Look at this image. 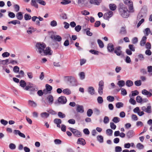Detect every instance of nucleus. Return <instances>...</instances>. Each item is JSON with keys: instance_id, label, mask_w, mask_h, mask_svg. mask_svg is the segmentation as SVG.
I'll list each match as a JSON object with an SVG mask.
<instances>
[{"instance_id": "f257e3e1", "label": "nucleus", "mask_w": 152, "mask_h": 152, "mask_svg": "<svg viewBox=\"0 0 152 152\" xmlns=\"http://www.w3.org/2000/svg\"><path fill=\"white\" fill-rule=\"evenodd\" d=\"M64 81L67 83L70 86H76L77 81L75 78L72 76H65L64 78Z\"/></svg>"}, {"instance_id": "f03ea898", "label": "nucleus", "mask_w": 152, "mask_h": 152, "mask_svg": "<svg viewBox=\"0 0 152 152\" xmlns=\"http://www.w3.org/2000/svg\"><path fill=\"white\" fill-rule=\"evenodd\" d=\"M36 46L37 51L41 55H43L44 54V49L46 46L43 43H38L36 44Z\"/></svg>"}, {"instance_id": "7ed1b4c3", "label": "nucleus", "mask_w": 152, "mask_h": 152, "mask_svg": "<svg viewBox=\"0 0 152 152\" xmlns=\"http://www.w3.org/2000/svg\"><path fill=\"white\" fill-rule=\"evenodd\" d=\"M121 15L124 18H127L128 17L129 14L128 10L126 7L121 8L119 10Z\"/></svg>"}, {"instance_id": "20e7f679", "label": "nucleus", "mask_w": 152, "mask_h": 152, "mask_svg": "<svg viewBox=\"0 0 152 152\" xmlns=\"http://www.w3.org/2000/svg\"><path fill=\"white\" fill-rule=\"evenodd\" d=\"M104 87V82L103 80L100 81L99 83V88L98 92L100 95H102L103 93V89Z\"/></svg>"}, {"instance_id": "39448f33", "label": "nucleus", "mask_w": 152, "mask_h": 152, "mask_svg": "<svg viewBox=\"0 0 152 152\" xmlns=\"http://www.w3.org/2000/svg\"><path fill=\"white\" fill-rule=\"evenodd\" d=\"M69 129L72 132L75 136L78 137L81 136V135L80 132L77 129L71 127L69 128Z\"/></svg>"}, {"instance_id": "423d86ee", "label": "nucleus", "mask_w": 152, "mask_h": 152, "mask_svg": "<svg viewBox=\"0 0 152 152\" xmlns=\"http://www.w3.org/2000/svg\"><path fill=\"white\" fill-rule=\"evenodd\" d=\"M142 94L146 96L147 97H150L152 96V89H150L149 91L146 89H143L142 91Z\"/></svg>"}, {"instance_id": "0eeeda50", "label": "nucleus", "mask_w": 152, "mask_h": 152, "mask_svg": "<svg viewBox=\"0 0 152 152\" xmlns=\"http://www.w3.org/2000/svg\"><path fill=\"white\" fill-rule=\"evenodd\" d=\"M113 12L109 11L104 14L103 18L104 19L109 20V19L113 16Z\"/></svg>"}, {"instance_id": "6e6552de", "label": "nucleus", "mask_w": 152, "mask_h": 152, "mask_svg": "<svg viewBox=\"0 0 152 152\" xmlns=\"http://www.w3.org/2000/svg\"><path fill=\"white\" fill-rule=\"evenodd\" d=\"M128 8V12L129 13H133L134 12V9L133 6V2H131L130 4L127 5Z\"/></svg>"}, {"instance_id": "1a4fd4ad", "label": "nucleus", "mask_w": 152, "mask_h": 152, "mask_svg": "<svg viewBox=\"0 0 152 152\" xmlns=\"http://www.w3.org/2000/svg\"><path fill=\"white\" fill-rule=\"evenodd\" d=\"M44 54L42 56L46 55H51L52 54L53 52L51 50L50 48L49 47L46 48L45 50H44Z\"/></svg>"}, {"instance_id": "9d476101", "label": "nucleus", "mask_w": 152, "mask_h": 152, "mask_svg": "<svg viewBox=\"0 0 152 152\" xmlns=\"http://www.w3.org/2000/svg\"><path fill=\"white\" fill-rule=\"evenodd\" d=\"M142 110L148 113H151V106H148L147 107L143 106L141 108Z\"/></svg>"}, {"instance_id": "9b49d317", "label": "nucleus", "mask_w": 152, "mask_h": 152, "mask_svg": "<svg viewBox=\"0 0 152 152\" xmlns=\"http://www.w3.org/2000/svg\"><path fill=\"white\" fill-rule=\"evenodd\" d=\"M58 101L61 104H64L66 102L67 100L66 97L63 96L58 98Z\"/></svg>"}, {"instance_id": "f8f14e48", "label": "nucleus", "mask_w": 152, "mask_h": 152, "mask_svg": "<svg viewBox=\"0 0 152 152\" xmlns=\"http://www.w3.org/2000/svg\"><path fill=\"white\" fill-rule=\"evenodd\" d=\"M50 37L52 39L57 41L58 42L61 41L62 39L61 37L59 35H51Z\"/></svg>"}, {"instance_id": "ddd939ff", "label": "nucleus", "mask_w": 152, "mask_h": 152, "mask_svg": "<svg viewBox=\"0 0 152 152\" xmlns=\"http://www.w3.org/2000/svg\"><path fill=\"white\" fill-rule=\"evenodd\" d=\"M102 0H90V3L95 5H99L102 2Z\"/></svg>"}, {"instance_id": "4468645a", "label": "nucleus", "mask_w": 152, "mask_h": 152, "mask_svg": "<svg viewBox=\"0 0 152 152\" xmlns=\"http://www.w3.org/2000/svg\"><path fill=\"white\" fill-rule=\"evenodd\" d=\"M28 103V105L32 107L35 108L37 106V103L33 101L29 100Z\"/></svg>"}, {"instance_id": "2eb2a0df", "label": "nucleus", "mask_w": 152, "mask_h": 152, "mask_svg": "<svg viewBox=\"0 0 152 152\" xmlns=\"http://www.w3.org/2000/svg\"><path fill=\"white\" fill-rule=\"evenodd\" d=\"M77 111L80 113H83L84 112V108L83 106L80 105H77Z\"/></svg>"}, {"instance_id": "dca6fc26", "label": "nucleus", "mask_w": 152, "mask_h": 152, "mask_svg": "<svg viewBox=\"0 0 152 152\" xmlns=\"http://www.w3.org/2000/svg\"><path fill=\"white\" fill-rule=\"evenodd\" d=\"M77 143V144H80L82 145H85L86 142L84 139L83 138H80L78 139Z\"/></svg>"}, {"instance_id": "f3484780", "label": "nucleus", "mask_w": 152, "mask_h": 152, "mask_svg": "<svg viewBox=\"0 0 152 152\" xmlns=\"http://www.w3.org/2000/svg\"><path fill=\"white\" fill-rule=\"evenodd\" d=\"M121 49V47H116L115 49V53L118 56L121 55L122 53Z\"/></svg>"}, {"instance_id": "a211bd4d", "label": "nucleus", "mask_w": 152, "mask_h": 152, "mask_svg": "<svg viewBox=\"0 0 152 152\" xmlns=\"http://www.w3.org/2000/svg\"><path fill=\"white\" fill-rule=\"evenodd\" d=\"M88 92L89 94L91 95H94L95 93V90L94 88L92 86H90L88 88Z\"/></svg>"}, {"instance_id": "6ab92c4d", "label": "nucleus", "mask_w": 152, "mask_h": 152, "mask_svg": "<svg viewBox=\"0 0 152 152\" xmlns=\"http://www.w3.org/2000/svg\"><path fill=\"white\" fill-rule=\"evenodd\" d=\"M107 48L109 52H111L113 51L114 49L113 45L111 43L108 44L107 46Z\"/></svg>"}, {"instance_id": "aec40b11", "label": "nucleus", "mask_w": 152, "mask_h": 152, "mask_svg": "<svg viewBox=\"0 0 152 152\" xmlns=\"http://www.w3.org/2000/svg\"><path fill=\"white\" fill-rule=\"evenodd\" d=\"M38 88L35 85H33V84H30V88L29 91H37L38 90Z\"/></svg>"}, {"instance_id": "412c9836", "label": "nucleus", "mask_w": 152, "mask_h": 152, "mask_svg": "<svg viewBox=\"0 0 152 152\" xmlns=\"http://www.w3.org/2000/svg\"><path fill=\"white\" fill-rule=\"evenodd\" d=\"M0 63L3 65H8L10 64V59L5 60H0Z\"/></svg>"}, {"instance_id": "4be33fe9", "label": "nucleus", "mask_w": 152, "mask_h": 152, "mask_svg": "<svg viewBox=\"0 0 152 152\" xmlns=\"http://www.w3.org/2000/svg\"><path fill=\"white\" fill-rule=\"evenodd\" d=\"M36 31V29L35 28H34L33 27H30L28 28L27 31V32L28 34H31Z\"/></svg>"}, {"instance_id": "5701e85b", "label": "nucleus", "mask_w": 152, "mask_h": 152, "mask_svg": "<svg viewBox=\"0 0 152 152\" xmlns=\"http://www.w3.org/2000/svg\"><path fill=\"white\" fill-rule=\"evenodd\" d=\"M16 17L17 19L19 20H21L23 18V15L22 13L21 12H19L16 14Z\"/></svg>"}, {"instance_id": "b1692460", "label": "nucleus", "mask_w": 152, "mask_h": 152, "mask_svg": "<svg viewBox=\"0 0 152 152\" xmlns=\"http://www.w3.org/2000/svg\"><path fill=\"white\" fill-rule=\"evenodd\" d=\"M147 39V37L146 36H143L140 42V45L141 46H143L145 44Z\"/></svg>"}, {"instance_id": "393cba45", "label": "nucleus", "mask_w": 152, "mask_h": 152, "mask_svg": "<svg viewBox=\"0 0 152 152\" xmlns=\"http://www.w3.org/2000/svg\"><path fill=\"white\" fill-rule=\"evenodd\" d=\"M139 92L137 90H135L132 92V94H130L129 95V96L130 98L133 97H134L139 94Z\"/></svg>"}, {"instance_id": "a878e982", "label": "nucleus", "mask_w": 152, "mask_h": 152, "mask_svg": "<svg viewBox=\"0 0 152 152\" xmlns=\"http://www.w3.org/2000/svg\"><path fill=\"white\" fill-rule=\"evenodd\" d=\"M37 2L36 0H31V6L37 8L38 7V6Z\"/></svg>"}, {"instance_id": "bb28decb", "label": "nucleus", "mask_w": 152, "mask_h": 152, "mask_svg": "<svg viewBox=\"0 0 152 152\" xmlns=\"http://www.w3.org/2000/svg\"><path fill=\"white\" fill-rule=\"evenodd\" d=\"M63 93L65 94L68 95L71 94V92L70 89L67 88L64 89L63 91Z\"/></svg>"}, {"instance_id": "cd10ccee", "label": "nucleus", "mask_w": 152, "mask_h": 152, "mask_svg": "<svg viewBox=\"0 0 152 152\" xmlns=\"http://www.w3.org/2000/svg\"><path fill=\"white\" fill-rule=\"evenodd\" d=\"M40 115L43 118H47L49 116V114L45 112H43L41 113Z\"/></svg>"}, {"instance_id": "c85d7f7f", "label": "nucleus", "mask_w": 152, "mask_h": 152, "mask_svg": "<svg viewBox=\"0 0 152 152\" xmlns=\"http://www.w3.org/2000/svg\"><path fill=\"white\" fill-rule=\"evenodd\" d=\"M143 17V13L141 12H140L137 16V21H138L141 20L142 18H144Z\"/></svg>"}, {"instance_id": "c756f323", "label": "nucleus", "mask_w": 152, "mask_h": 152, "mask_svg": "<svg viewBox=\"0 0 152 152\" xmlns=\"http://www.w3.org/2000/svg\"><path fill=\"white\" fill-rule=\"evenodd\" d=\"M8 23L9 24H12L14 25H16V24H20V22L18 20H14L9 22Z\"/></svg>"}, {"instance_id": "7c9ffc66", "label": "nucleus", "mask_w": 152, "mask_h": 152, "mask_svg": "<svg viewBox=\"0 0 152 152\" xmlns=\"http://www.w3.org/2000/svg\"><path fill=\"white\" fill-rule=\"evenodd\" d=\"M46 90H45L46 91V92H47V93H48V92L50 91L52 89V87L49 85L48 84H46L45 86Z\"/></svg>"}, {"instance_id": "2f4dec72", "label": "nucleus", "mask_w": 152, "mask_h": 152, "mask_svg": "<svg viewBox=\"0 0 152 152\" xmlns=\"http://www.w3.org/2000/svg\"><path fill=\"white\" fill-rule=\"evenodd\" d=\"M117 84L118 85L119 87L121 88L125 85V81L123 80L119 81L117 83Z\"/></svg>"}, {"instance_id": "473e14b6", "label": "nucleus", "mask_w": 152, "mask_h": 152, "mask_svg": "<svg viewBox=\"0 0 152 152\" xmlns=\"http://www.w3.org/2000/svg\"><path fill=\"white\" fill-rule=\"evenodd\" d=\"M110 9L112 11L115 10L116 8V5L114 4H111L109 5Z\"/></svg>"}, {"instance_id": "72a5a7b5", "label": "nucleus", "mask_w": 152, "mask_h": 152, "mask_svg": "<svg viewBox=\"0 0 152 152\" xmlns=\"http://www.w3.org/2000/svg\"><path fill=\"white\" fill-rule=\"evenodd\" d=\"M127 134L128 137L130 138L132 137L134 135V133L133 131L131 130L128 131Z\"/></svg>"}, {"instance_id": "f704fd0d", "label": "nucleus", "mask_w": 152, "mask_h": 152, "mask_svg": "<svg viewBox=\"0 0 152 152\" xmlns=\"http://www.w3.org/2000/svg\"><path fill=\"white\" fill-rule=\"evenodd\" d=\"M120 33L121 34H125L126 33L125 27H123L121 28Z\"/></svg>"}, {"instance_id": "c9c22d12", "label": "nucleus", "mask_w": 152, "mask_h": 152, "mask_svg": "<svg viewBox=\"0 0 152 152\" xmlns=\"http://www.w3.org/2000/svg\"><path fill=\"white\" fill-rule=\"evenodd\" d=\"M47 99L50 104H52L53 101V96L51 95L47 97Z\"/></svg>"}, {"instance_id": "e433bc0d", "label": "nucleus", "mask_w": 152, "mask_h": 152, "mask_svg": "<svg viewBox=\"0 0 152 152\" xmlns=\"http://www.w3.org/2000/svg\"><path fill=\"white\" fill-rule=\"evenodd\" d=\"M106 134L107 135L111 136L112 135L113 131L111 129H108L106 130Z\"/></svg>"}, {"instance_id": "4c0bfd02", "label": "nucleus", "mask_w": 152, "mask_h": 152, "mask_svg": "<svg viewBox=\"0 0 152 152\" xmlns=\"http://www.w3.org/2000/svg\"><path fill=\"white\" fill-rule=\"evenodd\" d=\"M97 42L100 48H102L104 47V45L103 42L100 39L97 40Z\"/></svg>"}, {"instance_id": "58836bf2", "label": "nucleus", "mask_w": 152, "mask_h": 152, "mask_svg": "<svg viewBox=\"0 0 152 152\" xmlns=\"http://www.w3.org/2000/svg\"><path fill=\"white\" fill-rule=\"evenodd\" d=\"M19 83L20 86L22 88L25 87L26 85V83L23 80H21L20 82Z\"/></svg>"}, {"instance_id": "ea45409f", "label": "nucleus", "mask_w": 152, "mask_h": 152, "mask_svg": "<svg viewBox=\"0 0 152 152\" xmlns=\"http://www.w3.org/2000/svg\"><path fill=\"white\" fill-rule=\"evenodd\" d=\"M98 141L100 143H102L103 142V137L102 135H98L97 137Z\"/></svg>"}, {"instance_id": "a19ab883", "label": "nucleus", "mask_w": 152, "mask_h": 152, "mask_svg": "<svg viewBox=\"0 0 152 152\" xmlns=\"http://www.w3.org/2000/svg\"><path fill=\"white\" fill-rule=\"evenodd\" d=\"M24 18L25 20H30L31 18V17L29 14L26 13L24 15Z\"/></svg>"}, {"instance_id": "79ce46f5", "label": "nucleus", "mask_w": 152, "mask_h": 152, "mask_svg": "<svg viewBox=\"0 0 152 152\" xmlns=\"http://www.w3.org/2000/svg\"><path fill=\"white\" fill-rule=\"evenodd\" d=\"M142 97L140 96H137L136 98L137 102L139 103H142Z\"/></svg>"}, {"instance_id": "37998d69", "label": "nucleus", "mask_w": 152, "mask_h": 152, "mask_svg": "<svg viewBox=\"0 0 152 152\" xmlns=\"http://www.w3.org/2000/svg\"><path fill=\"white\" fill-rule=\"evenodd\" d=\"M133 84V82L130 80H127L126 83V85L128 87H130L132 86Z\"/></svg>"}, {"instance_id": "c03bdc74", "label": "nucleus", "mask_w": 152, "mask_h": 152, "mask_svg": "<svg viewBox=\"0 0 152 152\" xmlns=\"http://www.w3.org/2000/svg\"><path fill=\"white\" fill-rule=\"evenodd\" d=\"M116 107L118 108H119L121 107H123L124 104L121 102H118L116 104Z\"/></svg>"}, {"instance_id": "a18cd8bd", "label": "nucleus", "mask_w": 152, "mask_h": 152, "mask_svg": "<svg viewBox=\"0 0 152 152\" xmlns=\"http://www.w3.org/2000/svg\"><path fill=\"white\" fill-rule=\"evenodd\" d=\"M79 75L81 80H83L85 78V74L84 72H80L79 74Z\"/></svg>"}, {"instance_id": "49530a36", "label": "nucleus", "mask_w": 152, "mask_h": 152, "mask_svg": "<svg viewBox=\"0 0 152 152\" xmlns=\"http://www.w3.org/2000/svg\"><path fill=\"white\" fill-rule=\"evenodd\" d=\"M130 99L129 100V102L133 105H135L136 104V102L134 100V97L130 98Z\"/></svg>"}, {"instance_id": "de8ad7c7", "label": "nucleus", "mask_w": 152, "mask_h": 152, "mask_svg": "<svg viewBox=\"0 0 152 152\" xmlns=\"http://www.w3.org/2000/svg\"><path fill=\"white\" fill-rule=\"evenodd\" d=\"M93 113V110L91 109H88L87 112V115L88 116L91 117Z\"/></svg>"}, {"instance_id": "09e8293b", "label": "nucleus", "mask_w": 152, "mask_h": 152, "mask_svg": "<svg viewBox=\"0 0 152 152\" xmlns=\"http://www.w3.org/2000/svg\"><path fill=\"white\" fill-rule=\"evenodd\" d=\"M120 120V118L117 117H114L112 120V121L115 123L119 122Z\"/></svg>"}, {"instance_id": "8fccbe9b", "label": "nucleus", "mask_w": 152, "mask_h": 152, "mask_svg": "<svg viewBox=\"0 0 152 152\" xmlns=\"http://www.w3.org/2000/svg\"><path fill=\"white\" fill-rule=\"evenodd\" d=\"M145 34L146 36H148L151 33V31L149 28H147L145 29L144 31Z\"/></svg>"}, {"instance_id": "3c124183", "label": "nucleus", "mask_w": 152, "mask_h": 152, "mask_svg": "<svg viewBox=\"0 0 152 152\" xmlns=\"http://www.w3.org/2000/svg\"><path fill=\"white\" fill-rule=\"evenodd\" d=\"M90 30V29L89 28H87L84 29V30L86 31V34L87 35L91 36L92 35V33L89 31Z\"/></svg>"}, {"instance_id": "603ef678", "label": "nucleus", "mask_w": 152, "mask_h": 152, "mask_svg": "<svg viewBox=\"0 0 152 152\" xmlns=\"http://www.w3.org/2000/svg\"><path fill=\"white\" fill-rule=\"evenodd\" d=\"M46 91L44 90L43 92L41 90L38 91L37 92L39 96H42L43 94H47V93L46 92Z\"/></svg>"}, {"instance_id": "864d4df0", "label": "nucleus", "mask_w": 152, "mask_h": 152, "mask_svg": "<svg viewBox=\"0 0 152 152\" xmlns=\"http://www.w3.org/2000/svg\"><path fill=\"white\" fill-rule=\"evenodd\" d=\"M37 2L39 3L41 5L45 6L46 5L45 2L42 0H36Z\"/></svg>"}, {"instance_id": "5fc2aeb1", "label": "nucleus", "mask_w": 152, "mask_h": 152, "mask_svg": "<svg viewBox=\"0 0 152 152\" xmlns=\"http://www.w3.org/2000/svg\"><path fill=\"white\" fill-rule=\"evenodd\" d=\"M107 99L108 101L112 102H113L114 100V97L112 96H109L107 97Z\"/></svg>"}, {"instance_id": "6e6d98bb", "label": "nucleus", "mask_w": 152, "mask_h": 152, "mask_svg": "<svg viewBox=\"0 0 152 152\" xmlns=\"http://www.w3.org/2000/svg\"><path fill=\"white\" fill-rule=\"evenodd\" d=\"M98 102L99 104H102L103 102V100L101 96H99L97 98Z\"/></svg>"}, {"instance_id": "4d7b16f0", "label": "nucleus", "mask_w": 152, "mask_h": 152, "mask_svg": "<svg viewBox=\"0 0 152 152\" xmlns=\"http://www.w3.org/2000/svg\"><path fill=\"white\" fill-rule=\"evenodd\" d=\"M137 148L140 149H142L143 148L144 145L140 143H137L136 145Z\"/></svg>"}, {"instance_id": "13d9d810", "label": "nucleus", "mask_w": 152, "mask_h": 152, "mask_svg": "<svg viewBox=\"0 0 152 152\" xmlns=\"http://www.w3.org/2000/svg\"><path fill=\"white\" fill-rule=\"evenodd\" d=\"M19 68L17 66H15L14 67L13 71L15 73H17L19 72Z\"/></svg>"}, {"instance_id": "bf43d9fd", "label": "nucleus", "mask_w": 152, "mask_h": 152, "mask_svg": "<svg viewBox=\"0 0 152 152\" xmlns=\"http://www.w3.org/2000/svg\"><path fill=\"white\" fill-rule=\"evenodd\" d=\"M10 55V53L8 52H5L3 53L2 54V56L4 57H7Z\"/></svg>"}, {"instance_id": "052dcab7", "label": "nucleus", "mask_w": 152, "mask_h": 152, "mask_svg": "<svg viewBox=\"0 0 152 152\" xmlns=\"http://www.w3.org/2000/svg\"><path fill=\"white\" fill-rule=\"evenodd\" d=\"M50 25L53 27L56 26L57 25V22L55 20H53L51 22Z\"/></svg>"}, {"instance_id": "680f3d73", "label": "nucleus", "mask_w": 152, "mask_h": 152, "mask_svg": "<svg viewBox=\"0 0 152 152\" xmlns=\"http://www.w3.org/2000/svg\"><path fill=\"white\" fill-rule=\"evenodd\" d=\"M109 121V118L107 116H105L103 120V122L105 124L108 123Z\"/></svg>"}, {"instance_id": "e2e57ef3", "label": "nucleus", "mask_w": 152, "mask_h": 152, "mask_svg": "<svg viewBox=\"0 0 152 152\" xmlns=\"http://www.w3.org/2000/svg\"><path fill=\"white\" fill-rule=\"evenodd\" d=\"M9 148L11 150H14L16 148L15 145L13 143H10L9 145Z\"/></svg>"}, {"instance_id": "0e129e2a", "label": "nucleus", "mask_w": 152, "mask_h": 152, "mask_svg": "<svg viewBox=\"0 0 152 152\" xmlns=\"http://www.w3.org/2000/svg\"><path fill=\"white\" fill-rule=\"evenodd\" d=\"M8 15L10 18H13L15 17V14L13 12H9Z\"/></svg>"}, {"instance_id": "69168bd1", "label": "nucleus", "mask_w": 152, "mask_h": 152, "mask_svg": "<svg viewBox=\"0 0 152 152\" xmlns=\"http://www.w3.org/2000/svg\"><path fill=\"white\" fill-rule=\"evenodd\" d=\"M58 117L61 118H63L65 117V115L62 113L61 112H59L58 113Z\"/></svg>"}, {"instance_id": "338daca9", "label": "nucleus", "mask_w": 152, "mask_h": 152, "mask_svg": "<svg viewBox=\"0 0 152 152\" xmlns=\"http://www.w3.org/2000/svg\"><path fill=\"white\" fill-rule=\"evenodd\" d=\"M14 10L16 12H18L20 10V7L18 4H15L14 6Z\"/></svg>"}, {"instance_id": "774afa93", "label": "nucleus", "mask_w": 152, "mask_h": 152, "mask_svg": "<svg viewBox=\"0 0 152 152\" xmlns=\"http://www.w3.org/2000/svg\"><path fill=\"white\" fill-rule=\"evenodd\" d=\"M121 151L122 148L121 147L117 146L115 147V151L116 152H120Z\"/></svg>"}]
</instances>
